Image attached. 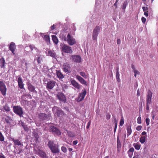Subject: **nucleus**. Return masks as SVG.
I'll return each instance as SVG.
<instances>
[{"label":"nucleus","mask_w":158,"mask_h":158,"mask_svg":"<svg viewBox=\"0 0 158 158\" xmlns=\"http://www.w3.org/2000/svg\"><path fill=\"white\" fill-rule=\"evenodd\" d=\"M55 85V82L53 81H48L47 84L46 88L48 89H51Z\"/></svg>","instance_id":"obj_14"},{"label":"nucleus","mask_w":158,"mask_h":158,"mask_svg":"<svg viewBox=\"0 0 158 158\" xmlns=\"http://www.w3.org/2000/svg\"><path fill=\"white\" fill-rule=\"evenodd\" d=\"M134 150V148H130V149L129 150L128 152H131V153L132 152L133 153Z\"/></svg>","instance_id":"obj_48"},{"label":"nucleus","mask_w":158,"mask_h":158,"mask_svg":"<svg viewBox=\"0 0 158 158\" xmlns=\"http://www.w3.org/2000/svg\"><path fill=\"white\" fill-rule=\"evenodd\" d=\"M116 79L117 80V81L118 82H119L120 81V79L119 78V74L118 72L119 71V68L118 67H117L116 69Z\"/></svg>","instance_id":"obj_27"},{"label":"nucleus","mask_w":158,"mask_h":158,"mask_svg":"<svg viewBox=\"0 0 158 158\" xmlns=\"http://www.w3.org/2000/svg\"><path fill=\"white\" fill-rule=\"evenodd\" d=\"M117 43L118 44H119L121 43V40L119 39H118L117 40Z\"/></svg>","instance_id":"obj_59"},{"label":"nucleus","mask_w":158,"mask_h":158,"mask_svg":"<svg viewBox=\"0 0 158 158\" xmlns=\"http://www.w3.org/2000/svg\"><path fill=\"white\" fill-rule=\"evenodd\" d=\"M33 136L34 138L35 139V140L36 142L37 143L38 141V139L39 138V136L38 134L35 132L33 133Z\"/></svg>","instance_id":"obj_33"},{"label":"nucleus","mask_w":158,"mask_h":158,"mask_svg":"<svg viewBox=\"0 0 158 158\" xmlns=\"http://www.w3.org/2000/svg\"><path fill=\"white\" fill-rule=\"evenodd\" d=\"M142 9L143 10L144 12L148 11V8L147 7H145L144 6L143 7Z\"/></svg>","instance_id":"obj_47"},{"label":"nucleus","mask_w":158,"mask_h":158,"mask_svg":"<svg viewBox=\"0 0 158 158\" xmlns=\"http://www.w3.org/2000/svg\"><path fill=\"white\" fill-rule=\"evenodd\" d=\"M62 151L64 153H66L67 152V148L64 146H62L61 148Z\"/></svg>","instance_id":"obj_40"},{"label":"nucleus","mask_w":158,"mask_h":158,"mask_svg":"<svg viewBox=\"0 0 158 158\" xmlns=\"http://www.w3.org/2000/svg\"><path fill=\"white\" fill-rule=\"evenodd\" d=\"M11 139L14 142V145L19 146L22 145L19 139H15L14 138H11Z\"/></svg>","instance_id":"obj_20"},{"label":"nucleus","mask_w":158,"mask_h":158,"mask_svg":"<svg viewBox=\"0 0 158 158\" xmlns=\"http://www.w3.org/2000/svg\"><path fill=\"white\" fill-rule=\"evenodd\" d=\"M17 82L19 87L21 89H23L24 84L23 83V80L21 77H19L18 78Z\"/></svg>","instance_id":"obj_17"},{"label":"nucleus","mask_w":158,"mask_h":158,"mask_svg":"<svg viewBox=\"0 0 158 158\" xmlns=\"http://www.w3.org/2000/svg\"><path fill=\"white\" fill-rule=\"evenodd\" d=\"M146 141V137L144 136H141L139 139V141L142 143H144Z\"/></svg>","instance_id":"obj_35"},{"label":"nucleus","mask_w":158,"mask_h":158,"mask_svg":"<svg viewBox=\"0 0 158 158\" xmlns=\"http://www.w3.org/2000/svg\"><path fill=\"white\" fill-rule=\"evenodd\" d=\"M56 27L54 24H53L51 27V28L52 30H53Z\"/></svg>","instance_id":"obj_57"},{"label":"nucleus","mask_w":158,"mask_h":158,"mask_svg":"<svg viewBox=\"0 0 158 158\" xmlns=\"http://www.w3.org/2000/svg\"><path fill=\"white\" fill-rule=\"evenodd\" d=\"M152 93L150 90H149L147 92L146 98V103H150L151 102Z\"/></svg>","instance_id":"obj_15"},{"label":"nucleus","mask_w":158,"mask_h":158,"mask_svg":"<svg viewBox=\"0 0 158 158\" xmlns=\"http://www.w3.org/2000/svg\"><path fill=\"white\" fill-rule=\"evenodd\" d=\"M133 146L135 149L137 150H139L141 146L139 144L134 143L133 144Z\"/></svg>","instance_id":"obj_36"},{"label":"nucleus","mask_w":158,"mask_h":158,"mask_svg":"<svg viewBox=\"0 0 158 158\" xmlns=\"http://www.w3.org/2000/svg\"><path fill=\"white\" fill-rule=\"evenodd\" d=\"M147 133L145 131H143L142 133L141 134L142 135H145Z\"/></svg>","instance_id":"obj_63"},{"label":"nucleus","mask_w":158,"mask_h":158,"mask_svg":"<svg viewBox=\"0 0 158 158\" xmlns=\"http://www.w3.org/2000/svg\"><path fill=\"white\" fill-rule=\"evenodd\" d=\"M152 114H153L152 116V118L154 120V118H155V115L153 113V112L152 111Z\"/></svg>","instance_id":"obj_62"},{"label":"nucleus","mask_w":158,"mask_h":158,"mask_svg":"<svg viewBox=\"0 0 158 158\" xmlns=\"http://www.w3.org/2000/svg\"><path fill=\"white\" fill-rule=\"evenodd\" d=\"M13 111L16 114L21 117L23 114L22 108L20 106H14L13 107Z\"/></svg>","instance_id":"obj_2"},{"label":"nucleus","mask_w":158,"mask_h":158,"mask_svg":"<svg viewBox=\"0 0 158 158\" xmlns=\"http://www.w3.org/2000/svg\"><path fill=\"white\" fill-rule=\"evenodd\" d=\"M144 15L146 17H148V11L145 12L144 13Z\"/></svg>","instance_id":"obj_58"},{"label":"nucleus","mask_w":158,"mask_h":158,"mask_svg":"<svg viewBox=\"0 0 158 158\" xmlns=\"http://www.w3.org/2000/svg\"><path fill=\"white\" fill-rule=\"evenodd\" d=\"M117 146L118 147H121V146L120 141L119 139V137L118 136L117 137Z\"/></svg>","instance_id":"obj_39"},{"label":"nucleus","mask_w":158,"mask_h":158,"mask_svg":"<svg viewBox=\"0 0 158 158\" xmlns=\"http://www.w3.org/2000/svg\"><path fill=\"white\" fill-rule=\"evenodd\" d=\"M56 95L60 102L65 103L66 102V97L63 93L61 92H58Z\"/></svg>","instance_id":"obj_5"},{"label":"nucleus","mask_w":158,"mask_h":158,"mask_svg":"<svg viewBox=\"0 0 158 158\" xmlns=\"http://www.w3.org/2000/svg\"><path fill=\"white\" fill-rule=\"evenodd\" d=\"M115 125L114 126V132L115 133L117 127V121H115Z\"/></svg>","instance_id":"obj_43"},{"label":"nucleus","mask_w":158,"mask_h":158,"mask_svg":"<svg viewBox=\"0 0 158 158\" xmlns=\"http://www.w3.org/2000/svg\"><path fill=\"white\" fill-rule=\"evenodd\" d=\"M27 85L28 89L30 91L32 92H35L36 93V91L35 90V87L31 83H28Z\"/></svg>","instance_id":"obj_18"},{"label":"nucleus","mask_w":158,"mask_h":158,"mask_svg":"<svg viewBox=\"0 0 158 158\" xmlns=\"http://www.w3.org/2000/svg\"><path fill=\"white\" fill-rule=\"evenodd\" d=\"M48 55L53 58L56 57V53L54 51H48Z\"/></svg>","instance_id":"obj_24"},{"label":"nucleus","mask_w":158,"mask_h":158,"mask_svg":"<svg viewBox=\"0 0 158 158\" xmlns=\"http://www.w3.org/2000/svg\"><path fill=\"white\" fill-rule=\"evenodd\" d=\"M110 115L109 114H107L106 116V119L107 120H108L110 119Z\"/></svg>","instance_id":"obj_51"},{"label":"nucleus","mask_w":158,"mask_h":158,"mask_svg":"<svg viewBox=\"0 0 158 158\" xmlns=\"http://www.w3.org/2000/svg\"><path fill=\"white\" fill-rule=\"evenodd\" d=\"M62 51L65 53H72L73 51L71 48L66 44H64L61 48Z\"/></svg>","instance_id":"obj_11"},{"label":"nucleus","mask_w":158,"mask_h":158,"mask_svg":"<svg viewBox=\"0 0 158 158\" xmlns=\"http://www.w3.org/2000/svg\"><path fill=\"white\" fill-rule=\"evenodd\" d=\"M67 41L69 44L70 45H73L76 43L75 39L73 38L69 33L67 36Z\"/></svg>","instance_id":"obj_9"},{"label":"nucleus","mask_w":158,"mask_h":158,"mask_svg":"<svg viewBox=\"0 0 158 158\" xmlns=\"http://www.w3.org/2000/svg\"><path fill=\"white\" fill-rule=\"evenodd\" d=\"M128 155H129V157L130 158H131L132 156L133 153L132 152V153L128 152Z\"/></svg>","instance_id":"obj_60"},{"label":"nucleus","mask_w":158,"mask_h":158,"mask_svg":"<svg viewBox=\"0 0 158 158\" xmlns=\"http://www.w3.org/2000/svg\"><path fill=\"white\" fill-rule=\"evenodd\" d=\"M137 123L138 124H141V117L140 116H139L137 118Z\"/></svg>","instance_id":"obj_42"},{"label":"nucleus","mask_w":158,"mask_h":158,"mask_svg":"<svg viewBox=\"0 0 158 158\" xmlns=\"http://www.w3.org/2000/svg\"><path fill=\"white\" fill-rule=\"evenodd\" d=\"M71 83L77 89L80 88V86L75 81L73 80L71 81Z\"/></svg>","instance_id":"obj_22"},{"label":"nucleus","mask_w":158,"mask_h":158,"mask_svg":"<svg viewBox=\"0 0 158 158\" xmlns=\"http://www.w3.org/2000/svg\"><path fill=\"white\" fill-rule=\"evenodd\" d=\"M23 128L25 131L27 132L28 131L29 128L27 127V126L26 125L25 127H24Z\"/></svg>","instance_id":"obj_53"},{"label":"nucleus","mask_w":158,"mask_h":158,"mask_svg":"<svg viewBox=\"0 0 158 158\" xmlns=\"http://www.w3.org/2000/svg\"><path fill=\"white\" fill-rule=\"evenodd\" d=\"M127 134L128 135L131 134L132 132V130L131 129V126L130 125L128 126L127 128Z\"/></svg>","instance_id":"obj_31"},{"label":"nucleus","mask_w":158,"mask_h":158,"mask_svg":"<svg viewBox=\"0 0 158 158\" xmlns=\"http://www.w3.org/2000/svg\"><path fill=\"white\" fill-rule=\"evenodd\" d=\"M118 0H116V1L115 2V3L113 5V6L115 7V9H117V7H118L117 3L118 2Z\"/></svg>","instance_id":"obj_45"},{"label":"nucleus","mask_w":158,"mask_h":158,"mask_svg":"<svg viewBox=\"0 0 158 158\" xmlns=\"http://www.w3.org/2000/svg\"><path fill=\"white\" fill-rule=\"evenodd\" d=\"M5 121L6 123L9 124H10L11 122L12 121V119L11 117L9 116H6L4 118Z\"/></svg>","instance_id":"obj_25"},{"label":"nucleus","mask_w":158,"mask_h":158,"mask_svg":"<svg viewBox=\"0 0 158 158\" xmlns=\"http://www.w3.org/2000/svg\"><path fill=\"white\" fill-rule=\"evenodd\" d=\"M48 146L52 152L55 153L59 152L60 150L58 148V146L54 144V142L51 141L48 142Z\"/></svg>","instance_id":"obj_1"},{"label":"nucleus","mask_w":158,"mask_h":158,"mask_svg":"<svg viewBox=\"0 0 158 158\" xmlns=\"http://www.w3.org/2000/svg\"><path fill=\"white\" fill-rule=\"evenodd\" d=\"M64 71L66 73H69L71 72V66L68 63H64L63 65Z\"/></svg>","instance_id":"obj_12"},{"label":"nucleus","mask_w":158,"mask_h":158,"mask_svg":"<svg viewBox=\"0 0 158 158\" xmlns=\"http://www.w3.org/2000/svg\"><path fill=\"white\" fill-rule=\"evenodd\" d=\"M145 122L147 126H148L149 124L150 120L148 118H146L145 119Z\"/></svg>","instance_id":"obj_46"},{"label":"nucleus","mask_w":158,"mask_h":158,"mask_svg":"<svg viewBox=\"0 0 158 158\" xmlns=\"http://www.w3.org/2000/svg\"><path fill=\"white\" fill-rule=\"evenodd\" d=\"M77 79L82 84L85 85H87V83L86 81L82 77L79 75H77Z\"/></svg>","instance_id":"obj_19"},{"label":"nucleus","mask_w":158,"mask_h":158,"mask_svg":"<svg viewBox=\"0 0 158 158\" xmlns=\"http://www.w3.org/2000/svg\"><path fill=\"white\" fill-rule=\"evenodd\" d=\"M5 60L4 58L2 57L0 59V66L1 68H4L5 67Z\"/></svg>","instance_id":"obj_26"},{"label":"nucleus","mask_w":158,"mask_h":158,"mask_svg":"<svg viewBox=\"0 0 158 158\" xmlns=\"http://www.w3.org/2000/svg\"><path fill=\"white\" fill-rule=\"evenodd\" d=\"M100 30V27L99 26H96L94 29L93 33V39L94 40H96L98 32Z\"/></svg>","instance_id":"obj_10"},{"label":"nucleus","mask_w":158,"mask_h":158,"mask_svg":"<svg viewBox=\"0 0 158 158\" xmlns=\"http://www.w3.org/2000/svg\"><path fill=\"white\" fill-rule=\"evenodd\" d=\"M43 38L44 40L47 42H50V38L49 35H45L44 36Z\"/></svg>","instance_id":"obj_32"},{"label":"nucleus","mask_w":158,"mask_h":158,"mask_svg":"<svg viewBox=\"0 0 158 158\" xmlns=\"http://www.w3.org/2000/svg\"><path fill=\"white\" fill-rule=\"evenodd\" d=\"M70 59L72 61L76 63H80L81 61V58L79 55H71Z\"/></svg>","instance_id":"obj_6"},{"label":"nucleus","mask_w":158,"mask_h":158,"mask_svg":"<svg viewBox=\"0 0 158 158\" xmlns=\"http://www.w3.org/2000/svg\"><path fill=\"white\" fill-rule=\"evenodd\" d=\"M80 75L85 78H87V76L85 73L83 72H81L80 73Z\"/></svg>","instance_id":"obj_37"},{"label":"nucleus","mask_w":158,"mask_h":158,"mask_svg":"<svg viewBox=\"0 0 158 158\" xmlns=\"http://www.w3.org/2000/svg\"><path fill=\"white\" fill-rule=\"evenodd\" d=\"M3 108L4 110L6 112H9L10 110V107L7 104H6L3 106Z\"/></svg>","instance_id":"obj_34"},{"label":"nucleus","mask_w":158,"mask_h":158,"mask_svg":"<svg viewBox=\"0 0 158 158\" xmlns=\"http://www.w3.org/2000/svg\"><path fill=\"white\" fill-rule=\"evenodd\" d=\"M38 117L39 118L42 120H48L50 119L51 114L49 113H48L47 114L40 113L38 114Z\"/></svg>","instance_id":"obj_3"},{"label":"nucleus","mask_w":158,"mask_h":158,"mask_svg":"<svg viewBox=\"0 0 158 158\" xmlns=\"http://www.w3.org/2000/svg\"><path fill=\"white\" fill-rule=\"evenodd\" d=\"M52 39L53 42L56 44H57L58 42V39L57 37L55 35H52Z\"/></svg>","instance_id":"obj_30"},{"label":"nucleus","mask_w":158,"mask_h":158,"mask_svg":"<svg viewBox=\"0 0 158 158\" xmlns=\"http://www.w3.org/2000/svg\"><path fill=\"white\" fill-rule=\"evenodd\" d=\"M29 47L30 48L31 52L32 53L34 52V51H35L36 52H37L38 51L37 48L35 47V46L34 45H29Z\"/></svg>","instance_id":"obj_29"},{"label":"nucleus","mask_w":158,"mask_h":158,"mask_svg":"<svg viewBox=\"0 0 158 158\" xmlns=\"http://www.w3.org/2000/svg\"><path fill=\"white\" fill-rule=\"evenodd\" d=\"M37 154L40 157L44 158L46 156L45 153L43 151L40 149L36 151Z\"/></svg>","instance_id":"obj_21"},{"label":"nucleus","mask_w":158,"mask_h":158,"mask_svg":"<svg viewBox=\"0 0 158 158\" xmlns=\"http://www.w3.org/2000/svg\"><path fill=\"white\" fill-rule=\"evenodd\" d=\"M52 110L54 114L57 115L58 117H60L64 114V112L57 106H54L52 108Z\"/></svg>","instance_id":"obj_4"},{"label":"nucleus","mask_w":158,"mask_h":158,"mask_svg":"<svg viewBox=\"0 0 158 158\" xmlns=\"http://www.w3.org/2000/svg\"><path fill=\"white\" fill-rule=\"evenodd\" d=\"M90 124H91V121H89L87 123V126H86V128L88 129L89 128Z\"/></svg>","instance_id":"obj_54"},{"label":"nucleus","mask_w":158,"mask_h":158,"mask_svg":"<svg viewBox=\"0 0 158 158\" xmlns=\"http://www.w3.org/2000/svg\"><path fill=\"white\" fill-rule=\"evenodd\" d=\"M150 103H146V110H149V104Z\"/></svg>","instance_id":"obj_52"},{"label":"nucleus","mask_w":158,"mask_h":158,"mask_svg":"<svg viewBox=\"0 0 158 158\" xmlns=\"http://www.w3.org/2000/svg\"><path fill=\"white\" fill-rule=\"evenodd\" d=\"M66 35L64 32H61L60 35V38L62 40L65 41H66L67 38L66 37Z\"/></svg>","instance_id":"obj_23"},{"label":"nucleus","mask_w":158,"mask_h":158,"mask_svg":"<svg viewBox=\"0 0 158 158\" xmlns=\"http://www.w3.org/2000/svg\"><path fill=\"white\" fill-rule=\"evenodd\" d=\"M134 73H135L137 74H139V71H138L137 70H136V69L133 71Z\"/></svg>","instance_id":"obj_56"},{"label":"nucleus","mask_w":158,"mask_h":158,"mask_svg":"<svg viewBox=\"0 0 158 158\" xmlns=\"http://www.w3.org/2000/svg\"><path fill=\"white\" fill-rule=\"evenodd\" d=\"M77 143H78L77 140H74L73 142V145H75Z\"/></svg>","instance_id":"obj_55"},{"label":"nucleus","mask_w":158,"mask_h":158,"mask_svg":"<svg viewBox=\"0 0 158 158\" xmlns=\"http://www.w3.org/2000/svg\"><path fill=\"white\" fill-rule=\"evenodd\" d=\"M131 68H132L133 69V71L134 70H135V66H134V65H133V64L132 65H131Z\"/></svg>","instance_id":"obj_61"},{"label":"nucleus","mask_w":158,"mask_h":158,"mask_svg":"<svg viewBox=\"0 0 158 158\" xmlns=\"http://www.w3.org/2000/svg\"><path fill=\"white\" fill-rule=\"evenodd\" d=\"M7 89L6 86L3 81H0V91L3 96L6 94Z\"/></svg>","instance_id":"obj_7"},{"label":"nucleus","mask_w":158,"mask_h":158,"mask_svg":"<svg viewBox=\"0 0 158 158\" xmlns=\"http://www.w3.org/2000/svg\"><path fill=\"white\" fill-rule=\"evenodd\" d=\"M142 127L141 126H139L136 128V130L138 131H140L142 129Z\"/></svg>","instance_id":"obj_50"},{"label":"nucleus","mask_w":158,"mask_h":158,"mask_svg":"<svg viewBox=\"0 0 158 158\" xmlns=\"http://www.w3.org/2000/svg\"><path fill=\"white\" fill-rule=\"evenodd\" d=\"M56 75L57 77L60 79H63L64 78V76L62 73L60 71H56Z\"/></svg>","instance_id":"obj_28"},{"label":"nucleus","mask_w":158,"mask_h":158,"mask_svg":"<svg viewBox=\"0 0 158 158\" xmlns=\"http://www.w3.org/2000/svg\"><path fill=\"white\" fill-rule=\"evenodd\" d=\"M37 60L38 64H40L41 63V62L42 60V59L40 57H38L37 58Z\"/></svg>","instance_id":"obj_44"},{"label":"nucleus","mask_w":158,"mask_h":158,"mask_svg":"<svg viewBox=\"0 0 158 158\" xmlns=\"http://www.w3.org/2000/svg\"><path fill=\"white\" fill-rule=\"evenodd\" d=\"M127 4V1H125L124 2L123 5V6H122V9L123 10L125 9L126 7Z\"/></svg>","instance_id":"obj_38"},{"label":"nucleus","mask_w":158,"mask_h":158,"mask_svg":"<svg viewBox=\"0 0 158 158\" xmlns=\"http://www.w3.org/2000/svg\"><path fill=\"white\" fill-rule=\"evenodd\" d=\"M50 131L52 132L54 135L60 136L61 135L60 131L56 127L52 126L50 127Z\"/></svg>","instance_id":"obj_8"},{"label":"nucleus","mask_w":158,"mask_h":158,"mask_svg":"<svg viewBox=\"0 0 158 158\" xmlns=\"http://www.w3.org/2000/svg\"><path fill=\"white\" fill-rule=\"evenodd\" d=\"M141 20L143 23H145L146 21V19L145 17H142L141 18Z\"/></svg>","instance_id":"obj_49"},{"label":"nucleus","mask_w":158,"mask_h":158,"mask_svg":"<svg viewBox=\"0 0 158 158\" xmlns=\"http://www.w3.org/2000/svg\"><path fill=\"white\" fill-rule=\"evenodd\" d=\"M0 158H6L3 155H0Z\"/></svg>","instance_id":"obj_64"},{"label":"nucleus","mask_w":158,"mask_h":158,"mask_svg":"<svg viewBox=\"0 0 158 158\" xmlns=\"http://www.w3.org/2000/svg\"><path fill=\"white\" fill-rule=\"evenodd\" d=\"M86 94V90L85 89H84V90L82 92L79 94L77 99V101L78 102H81L82 101L84 98Z\"/></svg>","instance_id":"obj_13"},{"label":"nucleus","mask_w":158,"mask_h":158,"mask_svg":"<svg viewBox=\"0 0 158 158\" xmlns=\"http://www.w3.org/2000/svg\"><path fill=\"white\" fill-rule=\"evenodd\" d=\"M15 48L16 46L15 43L13 42H11L9 45V49L14 55L15 54L14 52L15 50Z\"/></svg>","instance_id":"obj_16"},{"label":"nucleus","mask_w":158,"mask_h":158,"mask_svg":"<svg viewBox=\"0 0 158 158\" xmlns=\"http://www.w3.org/2000/svg\"><path fill=\"white\" fill-rule=\"evenodd\" d=\"M124 123V119L123 118H121L120 122V125L121 126H122L123 125Z\"/></svg>","instance_id":"obj_41"}]
</instances>
